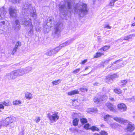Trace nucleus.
<instances>
[{
	"mask_svg": "<svg viewBox=\"0 0 135 135\" xmlns=\"http://www.w3.org/2000/svg\"><path fill=\"white\" fill-rule=\"evenodd\" d=\"M75 13L78 14L80 17H83L88 12L87 5L83 3H79L74 7Z\"/></svg>",
	"mask_w": 135,
	"mask_h": 135,
	"instance_id": "1",
	"label": "nucleus"
},
{
	"mask_svg": "<svg viewBox=\"0 0 135 135\" xmlns=\"http://www.w3.org/2000/svg\"><path fill=\"white\" fill-rule=\"evenodd\" d=\"M68 7V1H62L59 5V10L64 17H66L68 14L67 7Z\"/></svg>",
	"mask_w": 135,
	"mask_h": 135,
	"instance_id": "2",
	"label": "nucleus"
},
{
	"mask_svg": "<svg viewBox=\"0 0 135 135\" xmlns=\"http://www.w3.org/2000/svg\"><path fill=\"white\" fill-rule=\"evenodd\" d=\"M23 6L24 9H28L29 11H30L31 13V16L33 18L34 20L36 19L37 15L35 13V11L34 10V8L32 7L31 5L28 2H27L24 4Z\"/></svg>",
	"mask_w": 135,
	"mask_h": 135,
	"instance_id": "3",
	"label": "nucleus"
},
{
	"mask_svg": "<svg viewBox=\"0 0 135 135\" xmlns=\"http://www.w3.org/2000/svg\"><path fill=\"white\" fill-rule=\"evenodd\" d=\"M47 117L51 121L54 122L58 119L59 118L57 113H55L52 112H50L47 114Z\"/></svg>",
	"mask_w": 135,
	"mask_h": 135,
	"instance_id": "4",
	"label": "nucleus"
},
{
	"mask_svg": "<svg viewBox=\"0 0 135 135\" xmlns=\"http://www.w3.org/2000/svg\"><path fill=\"white\" fill-rule=\"evenodd\" d=\"M124 124L126 126L124 128L126 132H131L133 131L135 129L134 125L131 122H130L127 120V122H125Z\"/></svg>",
	"mask_w": 135,
	"mask_h": 135,
	"instance_id": "5",
	"label": "nucleus"
},
{
	"mask_svg": "<svg viewBox=\"0 0 135 135\" xmlns=\"http://www.w3.org/2000/svg\"><path fill=\"white\" fill-rule=\"evenodd\" d=\"M55 33V34L59 35L60 32L61 30L63 28V24L60 22L54 24Z\"/></svg>",
	"mask_w": 135,
	"mask_h": 135,
	"instance_id": "6",
	"label": "nucleus"
},
{
	"mask_svg": "<svg viewBox=\"0 0 135 135\" xmlns=\"http://www.w3.org/2000/svg\"><path fill=\"white\" fill-rule=\"evenodd\" d=\"M20 23L25 26H28L29 27L33 26L31 20L27 21L26 19L25 18H22L20 20Z\"/></svg>",
	"mask_w": 135,
	"mask_h": 135,
	"instance_id": "7",
	"label": "nucleus"
},
{
	"mask_svg": "<svg viewBox=\"0 0 135 135\" xmlns=\"http://www.w3.org/2000/svg\"><path fill=\"white\" fill-rule=\"evenodd\" d=\"M60 50V47H57L55 49L48 50L45 54L47 56H50L57 53Z\"/></svg>",
	"mask_w": 135,
	"mask_h": 135,
	"instance_id": "8",
	"label": "nucleus"
},
{
	"mask_svg": "<svg viewBox=\"0 0 135 135\" xmlns=\"http://www.w3.org/2000/svg\"><path fill=\"white\" fill-rule=\"evenodd\" d=\"M9 13L10 16L14 18H16L17 16V10L15 8L10 7L9 9Z\"/></svg>",
	"mask_w": 135,
	"mask_h": 135,
	"instance_id": "9",
	"label": "nucleus"
},
{
	"mask_svg": "<svg viewBox=\"0 0 135 135\" xmlns=\"http://www.w3.org/2000/svg\"><path fill=\"white\" fill-rule=\"evenodd\" d=\"M17 76V74L15 70L11 72L6 75L7 78L8 79L10 80H13L15 79Z\"/></svg>",
	"mask_w": 135,
	"mask_h": 135,
	"instance_id": "10",
	"label": "nucleus"
},
{
	"mask_svg": "<svg viewBox=\"0 0 135 135\" xmlns=\"http://www.w3.org/2000/svg\"><path fill=\"white\" fill-rule=\"evenodd\" d=\"M106 99L104 95L99 96V97H97V95L95 97L94 101V102L97 104H98L104 100Z\"/></svg>",
	"mask_w": 135,
	"mask_h": 135,
	"instance_id": "11",
	"label": "nucleus"
},
{
	"mask_svg": "<svg viewBox=\"0 0 135 135\" xmlns=\"http://www.w3.org/2000/svg\"><path fill=\"white\" fill-rule=\"evenodd\" d=\"M118 109L121 112H123L126 110L127 108L126 105L123 103H120L118 105Z\"/></svg>",
	"mask_w": 135,
	"mask_h": 135,
	"instance_id": "12",
	"label": "nucleus"
},
{
	"mask_svg": "<svg viewBox=\"0 0 135 135\" xmlns=\"http://www.w3.org/2000/svg\"><path fill=\"white\" fill-rule=\"evenodd\" d=\"M113 119L121 123L125 124V122H127V120L120 117H114Z\"/></svg>",
	"mask_w": 135,
	"mask_h": 135,
	"instance_id": "13",
	"label": "nucleus"
},
{
	"mask_svg": "<svg viewBox=\"0 0 135 135\" xmlns=\"http://www.w3.org/2000/svg\"><path fill=\"white\" fill-rule=\"evenodd\" d=\"M106 106L107 107L108 109L110 111L113 112L115 111V107L110 102H108L106 104Z\"/></svg>",
	"mask_w": 135,
	"mask_h": 135,
	"instance_id": "14",
	"label": "nucleus"
},
{
	"mask_svg": "<svg viewBox=\"0 0 135 135\" xmlns=\"http://www.w3.org/2000/svg\"><path fill=\"white\" fill-rule=\"evenodd\" d=\"M21 44L20 42L18 41L16 43L15 45V47L13 49L12 52V54H14L17 50L18 48L21 46Z\"/></svg>",
	"mask_w": 135,
	"mask_h": 135,
	"instance_id": "15",
	"label": "nucleus"
},
{
	"mask_svg": "<svg viewBox=\"0 0 135 135\" xmlns=\"http://www.w3.org/2000/svg\"><path fill=\"white\" fill-rule=\"evenodd\" d=\"M3 122L6 126L9 125L10 123H12L13 122V120L12 118L9 117L6 118Z\"/></svg>",
	"mask_w": 135,
	"mask_h": 135,
	"instance_id": "16",
	"label": "nucleus"
},
{
	"mask_svg": "<svg viewBox=\"0 0 135 135\" xmlns=\"http://www.w3.org/2000/svg\"><path fill=\"white\" fill-rule=\"evenodd\" d=\"M18 76L23 75L25 74L24 69H20L17 70H15Z\"/></svg>",
	"mask_w": 135,
	"mask_h": 135,
	"instance_id": "17",
	"label": "nucleus"
},
{
	"mask_svg": "<svg viewBox=\"0 0 135 135\" xmlns=\"http://www.w3.org/2000/svg\"><path fill=\"white\" fill-rule=\"evenodd\" d=\"M135 37V33L130 34L127 36L124 37L123 40L129 41V40L132 39V37Z\"/></svg>",
	"mask_w": 135,
	"mask_h": 135,
	"instance_id": "18",
	"label": "nucleus"
},
{
	"mask_svg": "<svg viewBox=\"0 0 135 135\" xmlns=\"http://www.w3.org/2000/svg\"><path fill=\"white\" fill-rule=\"evenodd\" d=\"M6 13V11L5 10L4 7L0 9V16H4Z\"/></svg>",
	"mask_w": 135,
	"mask_h": 135,
	"instance_id": "19",
	"label": "nucleus"
},
{
	"mask_svg": "<svg viewBox=\"0 0 135 135\" xmlns=\"http://www.w3.org/2000/svg\"><path fill=\"white\" fill-rule=\"evenodd\" d=\"M16 26L15 27V29L17 30L20 29L21 26L20 25V22L17 20H16L15 21Z\"/></svg>",
	"mask_w": 135,
	"mask_h": 135,
	"instance_id": "20",
	"label": "nucleus"
},
{
	"mask_svg": "<svg viewBox=\"0 0 135 135\" xmlns=\"http://www.w3.org/2000/svg\"><path fill=\"white\" fill-rule=\"evenodd\" d=\"M97 111L96 108H91L88 109L87 112H88L91 113H96Z\"/></svg>",
	"mask_w": 135,
	"mask_h": 135,
	"instance_id": "21",
	"label": "nucleus"
},
{
	"mask_svg": "<svg viewBox=\"0 0 135 135\" xmlns=\"http://www.w3.org/2000/svg\"><path fill=\"white\" fill-rule=\"evenodd\" d=\"M79 93V91L77 90H75L68 92V95H72Z\"/></svg>",
	"mask_w": 135,
	"mask_h": 135,
	"instance_id": "22",
	"label": "nucleus"
},
{
	"mask_svg": "<svg viewBox=\"0 0 135 135\" xmlns=\"http://www.w3.org/2000/svg\"><path fill=\"white\" fill-rule=\"evenodd\" d=\"M25 96L27 99L29 100L32 99V98L31 94L28 92H26L25 93Z\"/></svg>",
	"mask_w": 135,
	"mask_h": 135,
	"instance_id": "23",
	"label": "nucleus"
},
{
	"mask_svg": "<svg viewBox=\"0 0 135 135\" xmlns=\"http://www.w3.org/2000/svg\"><path fill=\"white\" fill-rule=\"evenodd\" d=\"M79 119L78 118H76L73 119V124L74 126H76L78 125L79 122Z\"/></svg>",
	"mask_w": 135,
	"mask_h": 135,
	"instance_id": "24",
	"label": "nucleus"
},
{
	"mask_svg": "<svg viewBox=\"0 0 135 135\" xmlns=\"http://www.w3.org/2000/svg\"><path fill=\"white\" fill-rule=\"evenodd\" d=\"M113 81V79H112L111 77H110V75L108 76H107L106 79V81L107 83L110 84L112 83Z\"/></svg>",
	"mask_w": 135,
	"mask_h": 135,
	"instance_id": "25",
	"label": "nucleus"
},
{
	"mask_svg": "<svg viewBox=\"0 0 135 135\" xmlns=\"http://www.w3.org/2000/svg\"><path fill=\"white\" fill-rule=\"evenodd\" d=\"M127 82V81L126 80H122L119 83V85L121 86H123L126 84Z\"/></svg>",
	"mask_w": 135,
	"mask_h": 135,
	"instance_id": "26",
	"label": "nucleus"
},
{
	"mask_svg": "<svg viewBox=\"0 0 135 135\" xmlns=\"http://www.w3.org/2000/svg\"><path fill=\"white\" fill-rule=\"evenodd\" d=\"M71 115L72 116L73 118L74 119L76 118H78L80 116L79 114L75 113L73 112L71 114Z\"/></svg>",
	"mask_w": 135,
	"mask_h": 135,
	"instance_id": "27",
	"label": "nucleus"
},
{
	"mask_svg": "<svg viewBox=\"0 0 135 135\" xmlns=\"http://www.w3.org/2000/svg\"><path fill=\"white\" fill-rule=\"evenodd\" d=\"M110 46L108 45H105L102 47L101 48L100 50L101 51H104L109 49Z\"/></svg>",
	"mask_w": 135,
	"mask_h": 135,
	"instance_id": "28",
	"label": "nucleus"
},
{
	"mask_svg": "<svg viewBox=\"0 0 135 135\" xmlns=\"http://www.w3.org/2000/svg\"><path fill=\"white\" fill-rule=\"evenodd\" d=\"M127 100L129 102L134 103L135 102V97L133 96L131 98L127 99Z\"/></svg>",
	"mask_w": 135,
	"mask_h": 135,
	"instance_id": "29",
	"label": "nucleus"
},
{
	"mask_svg": "<svg viewBox=\"0 0 135 135\" xmlns=\"http://www.w3.org/2000/svg\"><path fill=\"white\" fill-rule=\"evenodd\" d=\"M80 121L81 123L83 124L87 123L88 122L87 119L86 118H81L80 119Z\"/></svg>",
	"mask_w": 135,
	"mask_h": 135,
	"instance_id": "30",
	"label": "nucleus"
},
{
	"mask_svg": "<svg viewBox=\"0 0 135 135\" xmlns=\"http://www.w3.org/2000/svg\"><path fill=\"white\" fill-rule=\"evenodd\" d=\"M33 26L30 27V30L28 31V35L30 36H31L33 33Z\"/></svg>",
	"mask_w": 135,
	"mask_h": 135,
	"instance_id": "31",
	"label": "nucleus"
},
{
	"mask_svg": "<svg viewBox=\"0 0 135 135\" xmlns=\"http://www.w3.org/2000/svg\"><path fill=\"white\" fill-rule=\"evenodd\" d=\"M90 129L93 131H99L100 130L98 128L95 126H93L91 127Z\"/></svg>",
	"mask_w": 135,
	"mask_h": 135,
	"instance_id": "32",
	"label": "nucleus"
},
{
	"mask_svg": "<svg viewBox=\"0 0 135 135\" xmlns=\"http://www.w3.org/2000/svg\"><path fill=\"white\" fill-rule=\"evenodd\" d=\"M25 74H26L30 71L32 69L31 68L28 67L25 69H24Z\"/></svg>",
	"mask_w": 135,
	"mask_h": 135,
	"instance_id": "33",
	"label": "nucleus"
},
{
	"mask_svg": "<svg viewBox=\"0 0 135 135\" xmlns=\"http://www.w3.org/2000/svg\"><path fill=\"white\" fill-rule=\"evenodd\" d=\"M80 90L82 92H84L85 91H88L87 88L86 86H83L80 88Z\"/></svg>",
	"mask_w": 135,
	"mask_h": 135,
	"instance_id": "34",
	"label": "nucleus"
},
{
	"mask_svg": "<svg viewBox=\"0 0 135 135\" xmlns=\"http://www.w3.org/2000/svg\"><path fill=\"white\" fill-rule=\"evenodd\" d=\"M110 126L113 128H115L118 127V124L116 123H111L110 124Z\"/></svg>",
	"mask_w": 135,
	"mask_h": 135,
	"instance_id": "35",
	"label": "nucleus"
},
{
	"mask_svg": "<svg viewBox=\"0 0 135 135\" xmlns=\"http://www.w3.org/2000/svg\"><path fill=\"white\" fill-rule=\"evenodd\" d=\"M114 91L118 94H121L122 93V91L120 89H115L114 90Z\"/></svg>",
	"mask_w": 135,
	"mask_h": 135,
	"instance_id": "36",
	"label": "nucleus"
},
{
	"mask_svg": "<svg viewBox=\"0 0 135 135\" xmlns=\"http://www.w3.org/2000/svg\"><path fill=\"white\" fill-rule=\"evenodd\" d=\"M110 116L108 114L105 115L104 116V119L105 121H108L110 118Z\"/></svg>",
	"mask_w": 135,
	"mask_h": 135,
	"instance_id": "37",
	"label": "nucleus"
},
{
	"mask_svg": "<svg viewBox=\"0 0 135 135\" xmlns=\"http://www.w3.org/2000/svg\"><path fill=\"white\" fill-rule=\"evenodd\" d=\"M61 80L60 79H58L57 80L54 81L52 82V83L54 85H56L59 84L61 82Z\"/></svg>",
	"mask_w": 135,
	"mask_h": 135,
	"instance_id": "38",
	"label": "nucleus"
},
{
	"mask_svg": "<svg viewBox=\"0 0 135 135\" xmlns=\"http://www.w3.org/2000/svg\"><path fill=\"white\" fill-rule=\"evenodd\" d=\"M118 0H111L109 4L110 6H113L114 5V3Z\"/></svg>",
	"mask_w": 135,
	"mask_h": 135,
	"instance_id": "39",
	"label": "nucleus"
},
{
	"mask_svg": "<svg viewBox=\"0 0 135 135\" xmlns=\"http://www.w3.org/2000/svg\"><path fill=\"white\" fill-rule=\"evenodd\" d=\"M102 55V53L100 52H97L94 56V57L97 58L100 56Z\"/></svg>",
	"mask_w": 135,
	"mask_h": 135,
	"instance_id": "40",
	"label": "nucleus"
},
{
	"mask_svg": "<svg viewBox=\"0 0 135 135\" xmlns=\"http://www.w3.org/2000/svg\"><path fill=\"white\" fill-rule=\"evenodd\" d=\"M21 102L20 100H16L15 101H13V105H18L19 104H21Z\"/></svg>",
	"mask_w": 135,
	"mask_h": 135,
	"instance_id": "41",
	"label": "nucleus"
},
{
	"mask_svg": "<svg viewBox=\"0 0 135 135\" xmlns=\"http://www.w3.org/2000/svg\"><path fill=\"white\" fill-rule=\"evenodd\" d=\"M113 59V58L112 57H110L104 61V63H108L109 61H111Z\"/></svg>",
	"mask_w": 135,
	"mask_h": 135,
	"instance_id": "42",
	"label": "nucleus"
},
{
	"mask_svg": "<svg viewBox=\"0 0 135 135\" xmlns=\"http://www.w3.org/2000/svg\"><path fill=\"white\" fill-rule=\"evenodd\" d=\"M4 126H6L3 121H0V128H1Z\"/></svg>",
	"mask_w": 135,
	"mask_h": 135,
	"instance_id": "43",
	"label": "nucleus"
},
{
	"mask_svg": "<svg viewBox=\"0 0 135 135\" xmlns=\"http://www.w3.org/2000/svg\"><path fill=\"white\" fill-rule=\"evenodd\" d=\"M75 38H70L68 40V45L71 43L75 39Z\"/></svg>",
	"mask_w": 135,
	"mask_h": 135,
	"instance_id": "44",
	"label": "nucleus"
},
{
	"mask_svg": "<svg viewBox=\"0 0 135 135\" xmlns=\"http://www.w3.org/2000/svg\"><path fill=\"white\" fill-rule=\"evenodd\" d=\"M90 125L89 123H86L84 125V128L86 129H88Z\"/></svg>",
	"mask_w": 135,
	"mask_h": 135,
	"instance_id": "45",
	"label": "nucleus"
},
{
	"mask_svg": "<svg viewBox=\"0 0 135 135\" xmlns=\"http://www.w3.org/2000/svg\"><path fill=\"white\" fill-rule=\"evenodd\" d=\"M67 42H66L62 44L59 45V46H58V47H60V49L63 47H64L66 45Z\"/></svg>",
	"mask_w": 135,
	"mask_h": 135,
	"instance_id": "46",
	"label": "nucleus"
},
{
	"mask_svg": "<svg viewBox=\"0 0 135 135\" xmlns=\"http://www.w3.org/2000/svg\"><path fill=\"white\" fill-rule=\"evenodd\" d=\"M52 20V18L51 17H50L48 18L47 20V23H49L51 22Z\"/></svg>",
	"mask_w": 135,
	"mask_h": 135,
	"instance_id": "47",
	"label": "nucleus"
},
{
	"mask_svg": "<svg viewBox=\"0 0 135 135\" xmlns=\"http://www.w3.org/2000/svg\"><path fill=\"white\" fill-rule=\"evenodd\" d=\"M70 0H68V10L70 9L71 7V4L70 1Z\"/></svg>",
	"mask_w": 135,
	"mask_h": 135,
	"instance_id": "48",
	"label": "nucleus"
},
{
	"mask_svg": "<svg viewBox=\"0 0 135 135\" xmlns=\"http://www.w3.org/2000/svg\"><path fill=\"white\" fill-rule=\"evenodd\" d=\"M100 133L101 135H108L107 133L104 131H102Z\"/></svg>",
	"mask_w": 135,
	"mask_h": 135,
	"instance_id": "49",
	"label": "nucleus"
},
{
	"mask_svg": "<svg viewBox=\"0 0 135 135\" xmlns=\"http://www.w3.org/2000/svg\"><path fill=\"white\" fill-rule=\"evenodd\" d=\"M110 76L111 77L112 79H113V80L114 78L117 77V75L116 74H112L111 75H110Z\"/></svg>",
	"mask_w": 135,
	"mask_h": 135,
	"instance_id": "50",
	"label": "nucleus"
},
{
	"mask_svg": "<svg viewBox=\"0 0 135 135\" xmlns=\"http://www.w3.org/2000/svg\"><path fill=\"white\" fill-rule=\"evenodd\" d=\"M40 117H37L35 119V121L36 123H38L40 120Z\"/></svg>",
	"mask_w": 135,
	"mask_h": 135,
	"instance_id": "51",
	"label": "nucleus"
},
{
	"mask_svg": "<svg viewBox=\"0 0 135 135\" xmlns=\"http://www.w3.org/2000/svg\"><path fill=\"white\" fill-rule=\"evenodd\" d=\"M120 61V60H117V61H115V62H113V63L111 65H112L111 66H109V65L108 67H107V68H110V67H111V66L112 65H113V64H116V63L118 62L119 61Z\"/></svg>",
	"mask_w": 135,
	"mask_h": 135,
	"instance_id": "52",
	"label": "nucleus"
},
{
	"mask_svg": "<svg viewBox=\"0 0 135 135\" xmlns=\"http://www.w3.org/2000/svg\"><path fill=\"white\" fill-rule=\"evenodd\" d=\"M21 0H13V2L14 4H16L17 3H19Z\"/></svg>",
	"mask_w": 135,
	"mask_h": 135,
	"instance_id": "53",
	"label": "nucleus"
},
{
	"mask_svg": "<svg viewBox=\"0 0 135 135\" xmlns=\"http://www.w3.org/2000/svg\"><path fill=\"white\" fill-rule=\"evenodd\" d=\"M80 68L77 69L76 70H74V71L73 72L75 74H76V73H78L80 71Z\"/></svg>",
	"mask_w": 135,
	"mask_h": 135,
	"instance_id": "54",
	"label": "nucleus"
},
{
	"mask_svg": "<svg viewBox=\"0 0 135 135\" xmlns=\"http://www.w3.org/2000/svg\"><path fill=\"white\" fill-rule=\"evenodd\" d=\"M4 108V107L2 104H0V111H1V109H3Z\"/></svg>",
	"mask_w": 135,
	"mask_h": 135,
	"instance_id": "55",
	"label": "nucleus"
},
{
	"mask_svg": "<svg viewBox=\"0 0 135 135\" xmlns=\"http://www.w3.org/2000/svg\"><path fill=\"white\" fill-rule=\"evenodd\" d=\"M3 105H5V106H9V103H7L6 102H4L3 103Z\"/></svg>",
	"mask_w": 135,
	"mask_h": 135,
	"instance_id": "56",
	"label": "nucleus"
},
{
	"mask_svg": "<svg viewBox=\"0 0 135 135\" xmlns=\"http://www.w3.org/2000/svg\"><path fill=\"white\" fill-rule=\"evenodd\" d=\"M87 61L86 59L84 60L81 62V64H84Z\"/></svg>",
	"mask_w": 135,
	"mask_h": 135,
	"instance_id": "57",
	"label": "nucleus"
},
{
	"mask_svg": "<svg viewBox=\"0 0 135 135\" xmlns=\"http://www.w3.org/2000/svg\"><path fill=\"white\" fill-rule=\"evenodd\" d=\"M108 28L109 29H110L111 28V27L110 26L108 25H105V26L104 27V28Z\"/></svg>",
	"mask_w": 135,
	"mask_h": 135,
	"instance_id": "58",
	"label": "nucleus"
},
{
	"mask_svg": "<svg viewBox=\"0 0 135 135\" xmlns=\"http://www.w3.org/2000/svg\"><path fill=\"white\" fill-rule=\"evenodd\" d=\"M22 131L20 132V135H23L24 134V130L23 129H22Z\"/></svg>",
	"mask_w": 135,
	"mask_h": 135,
	"instance_id": "59",
	"label": "nucleus"
},
{
	"mask_svg": "<svg viewBox=\"0 0 135 135\" xmlns=\"http://www.w3.org/2000/svg\"><path fill=\"white\" fill-rule=\"evenodd\" d=\"M109 100L111 101H114V99L112 97H110L109 98Z\"/></svg>",
	"mask_w": 135,
	"mask_h": 135,
	"instance_id": "60",
	"label": "nucleus"
},
{
	"mask_svg": "<svg viewBox=\"0 0 135 135\" xmlns=\"http://www.w3.org/2000/svg\"><path fill=\"white\" fill-rule=\"evenodd\" d=\"M99 84V83L98 82H96L93 84V85L94 86H97Z\"/></svg>",
	"mask_w": 135,
	"mask_h": 135,
	"instance_id": "61",
	"label": "nucleus"
},
{
	"mask_svg": "<svg viewBox=\"0 0 135 135\" xmlns=\"http://www.w3.org/2000/svg\"><path fill=\"white\" fill-rule=\"evenodd\" d=\"M132 26H135V22L132 23L131 25Z\"/></svg>",
	"mask_w": 135,
	"mask_h": 135,
	"instance_id": "62",
	"label": "nucleus"
},
{
	"mask_svg": "<svg viewBox=\"0 0 135 135\" xmlns=\"http://www.w3.org/2000/svg\"><path fill=\"white\" fill-rule=\"evenodd\" d=\"M89 67H86V68L85 69V70H87L89 68Z\"/></svg>",
	"mask_w": 135,
	"mask_h": 135,
	"instance_id": "63",
	"label": "nucleus"
},
{
	"mask_svg": "<svg viewBox=\"0 0 135 135\" xmlns=\"http://www.w3.org/2000/svg\"><path fill=\"white\" fill-rule=\"evenodd\" d=\"M94 135H100V134L97 133H95L94 134Z\"/></svg>",
	"mask_w": 135,
	"mask_h": 135,
	"instance_id": "64",
	"label": "nucleus"
}]
</instances>
